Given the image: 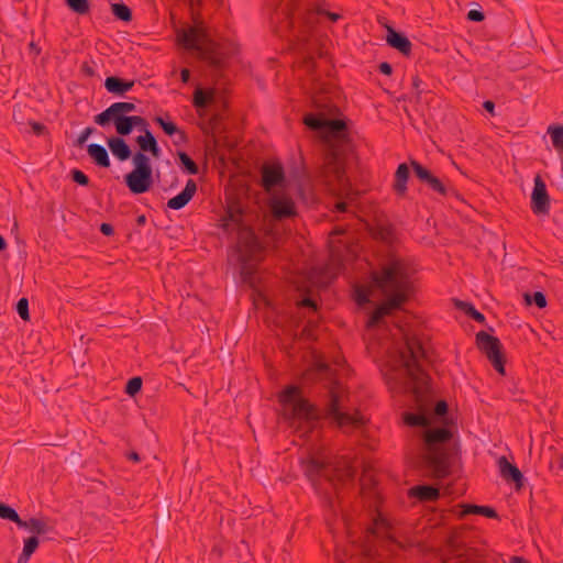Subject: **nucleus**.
I'll return each instance as SVG.
<instances>
[{
	"instance_id": "obj_46",
	"label": "nucleus",
	"mask_w": 563,
	"mask_h": 563,
	"mask_svg": "<svg viewBox=\"0 0 563 563\" xmlns=\"http://www.w3.org/2000/svg\"><path fill=\"white\" fill-rule=\"evenodd\" d=\"M71 180L80 186H88L90 183L89 177L80 169H73L70 172Z\"/></svg>"
},
{
	"instance_id": "obj_28",
	"label": "nucleus",
	"mask_w": 563,
	"mask_h": 563,
	"mask_svg": "<svg viewBox=\"0 0 563 563\" xmlns=\"http://www.w3.org/2000/svg\"><path fill=\"white\" fill-rule=\"evenodd\" d=\"M18 527L29 530L36 537L45 534L52 530L45 520L34 517L30 518L29 520L21 519V525H18Z\"/></svg>"
},
{
	"instance_id": "obj_14",
	"label": "nucleus",
	"mask_w": 563,
	"mask_h": 563,
	"mask_svg": "<svg viewBox=\"0 0 563 563\" xmlns=\"http://www.w3.org/2000/svg\"><path fill=\"white\" fill-rule=\"evenodd\" d=\"M261 185L265 191L271 192L276 187H284L286 183L285 169L282 163H265L261 169Z\"/></svg>"
},
{
	"instance_id": "obj_40",
	"label": "nucleus",
	"mask_w": 563,
	"mask_h": 563,
	"mask_svg": "<svg viewBox=\"0 0 563 563\" xmlns=\"http://www.w3.org/2000/svg\"><path fill=\"white\" fill-rule=\"evenodd\" d=\"M135 142L137 143V145L140 147V152L147 153L148 150L154 144H156L157 140L151 131H146V134L139 135L135 139Z\"/></svg>"
},
{
	"instance_id": "obj_11",
	"label": "nucleus",
	"mask_w": 563,
	"mask_h": 563,
	"mask_svg": "<svg viewBox=\"0 0 563 563\" xmlns=\"http://www.w3.org/2000/svg\"><path fill=\"white\" fill-rule=\"evenodd\" d=\"M410 166L417 179L433 192L441 197L457 196V191L454 188L448 187L439 177L434 176L430 169L424 167L418 161L410 159Z\"/></svg>"
},
{
	"instance_id": "obj_18",
	"label": "nucleus",
	"mask_w": 563,
	"mask_h": 563,
	"mask_svg": "<svg viewBox=\"0 0 563 563\" xmlns=\"http://www.w3.org/2000/svg\"><path fill=\"white\" fill-rule=\"evenodd\" d=\"M500 476L508 483L515 485L516 490H520L525 485V477L521 471L508 461L506 456H500L497 461Z\"/></svg>"
},
{
	"instance_id": "obj_6",
	"label": "nucleus",
	"mask_w": 563,
	"mask_h": 563,
	"mask_svg": "<svg viewBox=\"0 0 563 563\" xmlns=\"http://www.w3.org/2000/svg\"><path fill=\"white\" fill-rule=\"evenodd\" d=\"M399 330L404 341V346L400 349V360L411 385L412 394L417 401H421L431 389V378L419 363L420 360L427 358V351L416 334L405 328H399Z\"/></svg>"
},
{
	"instance_id": "obj_37",
	"label": "nucleus",
	"mask_w": 563,
	"mask_h": 563,
	"mask_svg": "<svg viewBox=\"0 0 563 563\" xmlns=\"http://www.w3.org/2000/svg\"><path fill=\"white\" fill-rule=\"evenodd\" d=\"M132 163L136 170L153 173L151 159L146 153L137 151L132 157Z\"/></svg>"
},
{
	"instance_id": "obj_16",
	"label": "nucleus",
	"mask_w": 563,
	"mask_h": 563,
	"mask_svg": "<svg viewBox=\"0 0 563 563\" xmlns=\"http://www.w3.org/2000/svg\"><path fill=\"white\" fill-rule=\"evenodd\" d=\"M124 183L133 195L147 192L153 185V173L133 169L124 175Z\"/></svg>"
},
{
	"instance_id": "obj_64",
	"label": "nucleus",
	"mask_w": 563,
	"mask_h": 563,
	"mask_svg": "<svg viewBox=\"0 0 563 563\" xmlns=\"http://www.w3.org/2000/svg\"><path fill=\"white\" fill-rule=\"evenodd\" d=\"M509 563H530V562L522 556L514 555L510 558Z\"/></svg>"
},
{
	"instance_id": "obj_53",
	"label": "nucleus",
	"mask_w": 563,
	"mask_h": 563,
	"mask_svg": "<svg viewBox=\"0 0 563 563\" xmlns=\"http://www.w3.org/2000/svg\"><path fill=\"white\" fill-rule=\"evenodd\" d=\"M299 307L310 308L312 310H317L318 306L316 300H313L311 297H305L298 302Z\"/></svg>"
},
{
	"instance_id": "obj_7",
	"label": "nucleus",
	"mask_w": 563,
	"mask_h": 563,
	"mask_svg": "<svg viewBox=\"0 0 563 563\" xmlns=\"http://www.w3.org/2000/svg\"><path fill=\"white\" fill-rule=\"evenodd\" d=\"M176 37V46L196 56L214 68H223L228 60L239 53V45L231 38L221 37Z\"/></svg>"
},
{
	"instance_id": "obj_19",
	"label": "nucleus",
	"mask_w": 563,
	"mask_h": 563,
	"mask_svg": "<svg viewBox=\"0 0 563 563\" xmlns=\"http://www.w3.org/2000/svg\"><path fill=\"white\" fill-rule=\"evenodd\" d=\"M369 232L373 239L387 245H391L396 241L395 227L386 220H377L376 223L369 228Z\"/></svg>"
},
{
	"instance_id": "obj_55",
	"label": "nucleus",
	"mask_w": 563,
	"mask_h": 563,
	"mask_svg": "<svg viewBox=\"0 0 563 563\" xmlns=\"http://www.w3.org/2000/svg\"><path fill=\"white\" fill-rule=\"evenodd\" d=\"M99 230L106 236H111L114 234L113 225L107 222L101 223Z\"/></svg>"
},
{
	"instance_id": "obj_30",
	"label": "nucleus",
	"mask_w": 563,
	"mask_h": 563,
	"mask_svg": "<svg viewBox=\"0 0 563 563\" xmlns=\"http://www.w3.org/2000/svg\"><path fill=\"white\" fill-rule=\"evenodd\" d=\"M40 540L36 536H31L24 540L22 553L18 559V563H27L32 554L38 548Z\"/></svg>"
},
{
	"instance_id": "obj_34",
	"label": "nucleus",
	"mask_w": 563,
	"mask_h": 563,
	"mask_svg": "<svg viewBox=\"0 0 563 563\" xmlns=\"http://www.w3.org/2000/svg\"><path fill=\"white\" fill-rule=\"evenodd\" d=\"M136 111V106L133 102L128 101H118L110 104L102 112H109L110 114H123L129 115V113Z\"/></svg>"
},
{
	"instance_id": "obj_60",
	"label": "nucleus",
	"mask_w": 563,
	"mask_h": 563,
	"mask_svg": "<svg viewBox=\"0 0 563 563\" xmlns=\"http://www.w3.org/2000/svg\"><path fill=\"white\" fill-rule=\"evenodd\" d=\"M126 459H128L129 461H132L133 463H139V462H141V456H140V454H139L137 452H135V451H131V452L126 453Z\"/></svg>"
},
{
	"instance_id": "obj_29",
	"label": "nucleus",
	"mask_w": 563,
	"mask_h": 563,
	"mask_svg": "<svg viewBox=\"0 0 563 563\" xmlns=\"http://www.w3.org/2000/svg\"><path fill=\"white\" fill-rule=\"evenodd\" d=\"M455 307L478 323H484L486 320L485 316L479 312L471 302L455 299Z\"/></svg>"
},
{
	"instance_id": "obj_42",
	"label": "nucleus",
	"mask_w": 563,
	"mask_h": 563,
	"mask_svg": "<svg viewBox=\"0 0 563 563\" xmlns=\"http://www.w3.org/2000/svg\"><path fill=\"white\" fill-rule=\"evenodd\" d=\"M142 385V378L140 376H134L126 382L124 391L130 397H135L141 391Z\"/></svg>"
},
{
	"instance_id": "obj_58",
	"label": "nucleus",
	"mask_w": 563,
	"mask_h": 563,
	"mask_svg": "<svg viewBox=\"0 0 563 563\" xmlns=\"http://www.w3.org/2000/svg\"><path fill=\"white\" fill-rule=\"evenodd\" d=\"M483 108L492 115H495V103L492 100H485L483 102Z\"/></svg>"
},
{
	"instance_id": "obj_26",
	"label": "nucleus",
	"mask_w": 563,
	"mask_h": 563,
	"mask_svg": "<svg viewBox=\"0 0 563 563\" xmlns=\"http://www.w3.org/2000/svg\"><path fill=\"white\" fill-rule=\"evenodd\" d=\"M87 152L92 162L102 168H108L111 165L109 153L107 148L97 143H91L87 146Z\"/></svg>"
},
{
	"instance_id": "obj_36",
	"label": "nucleus",
	"mask_w": 563,
	"mask_h": 563,
	"mask_svg": "<svg viewBox=\"0 0 563 563\" xmlns=\"http://www.w3.org/2000/svg\"><path fill=\"white\" fill-rule=\"evenodd\" d=\"M552 145L558 152H563V125L552 124L548 128Z\"/></svg>"
},
{
	"instance_id": "obj_57",
	"label": "nucleus",
	"mask_w": 563,
	"mask_h": 563,
	"mask_svg": "<svg viewBox=\"0 0 563 563\" xmlns=\"http://www.w3.org/2000/svg\"><path fill=\"white\" fill-rule=\"evenodd\" d=\"M421 79L419 78V76H415L412 78V87L413 89L416 90V95L417 97H420V95L422 93V90H420V85H421Z\"/></svg>"
},
{
	"instance_id": "obj_21",
	"label": "nucleus",
	"mask_w": 563,
	"mask_h": 563,
	"mask_svg": "<svg viewBox=\"0 0 563 563\" xmlns=\"http://www.w3.org/2000/svg\"><path fill=\"white\" fill-rule=\"evenodd\" d=\"M107 144L112 155L120 162L128 161L132 156V150L123 136H110L107 139Z\"/></svg>"
},
{
	"instance_id": "obj_61",
	"label": "nucleus",
	"mask_w": 563,
	"mask_h": 563,
	"mask_svg": "<svg viewBox=\"0 0 563 563\" xmlns=\"http://www.w3.org/2000/svg\"><path fill=\"white\" fill-rule=\"evenodd\" d=\"M180 79L184 84H187L190 79V70L188 68H183L180 70Z\"/></svg>"
},
{
	"instance_id": "obj_51",
	"label": "nucleus",
	"mask_w": 563,
	"mask_h": 563,
	"mask_svg": "<svg viewBox=\"0 0 563 563\" xmlns=\"http://www.w3.org/2000/svg\"><path fill=\"white\" fill-rule=\"evenodd\" d=\"M361 481L363 488L369 487L371 489H374L377 484L375 478L372 475H368L366 472H364Z\"/></svg>"
},
{
	"instance_id": "obj_38",
	"label": "nucleus",
	"mask_w": 563,
	"mask_h": 563,
	"mask_svg": "<svg viewBox=\"0 0 563 563\" xmlns=\"http://www.w3.org/2000/svg\"><path fill=\"white\" fill-rule=\"evenodd\" d=\"M448 412H449V405L445 400H439L435 402L434 407H433V410H432V415L431 418L432 420L435 419L438 421H441L443 423V426H449V420L446 418L448 416Z\"/></svg>"
},
{
	"instance_id": "obj_9",
	"label": "nucleus",
	"mask_w": 563,
	"mask_h": 563,
	"mask_svg": "<svg viewBox=\"0 0 563 563\" xmlns=\"http://www.w3.org/2000/svg\"><path fill=\"white\" fill-rule=\"evenodd\" d=\"M476 345L486 355L495 371L500 375H505L506 358L500 340L485 331H479L476 333Z\"/></svg>"
},
{
	"instance_id": "obj_10",
	"label": "nucleus",
	"mask_w": 563,
	"mask_h": 563,
	"mask_svg": "<svg viewBox=\"0 0 563 563\" xmlns=\"http://www.w3.org/2000/svg\"><path fill=\"white\" fill-rule=\"evenodd\" d=\"M301 465L303 474L313 486H317L321 478L327 479L333 488H336L338 482H342V478H339L336 470L332 468L330 464L323 460L311 456L301 461Z\"/></svg>"
},
{
	"instance_id": "obj_59",
	"label": "nucleus",
	"mask_w": 563,
	"mask_h": 563,
	"mask_svg": "<svg viewBox=\"0 0 563 563\" xmlns=\"http://www.w3.org/2000/svg\"><path fill=\"white\" fill-rule=\"evenodd\" d=\"M153 157L155 158H158L161 156V147L158 146V143L156 142V144H154L150 150L148 152Z\"/></svg>"
},
{
	"instance_id": "obj_33",
	"label": "nucleus",
	"mask_w": 563,
	"mask_h": 563,
	"mask_svg": "<svg viewBox=\"0 0 563 563\" xmlns=\"http://www.w3.org/2000/svg\"><path fill=\"white\" fill-rule=\"evenodd\" d=\"M180 168L189 175H197L199 173L196 162L184 151L177 152Z\"/></svg>"
},
{
	"instance_id": "obj_27",
	"label": "nucleus",
	"mask_w": 563,
	"mask_h": 563,
	"mask_svg": "<svg viewBox=\"0 0 563 563\" xmlns=\"http://www.w3.org/2000/svg\"><path fill=\"white\" fill-rule=\"evenodd\" d=\"M461 517H465L467 515H481L486 518L496 519L498 518V514L495 508L490 506H479L474 504H464L462 505Z\"/></svg>"
},
{
	"instance_id": "obj_2",
	"label": "nucleus",
	"mask_w": 563,
	"mask_h": 563,
	"mask_svg": "<svg viewBox=\"0 0 563 563\" xmlns=\"http://www.w3.org/2000/svg\"><path fill=\"white\" fill-rule=\"evenodd\" d=\"M410 262L393 252L380 262L379 267L371 272L372 286L382 291L386 299L369 314L366 328L377 327L384 317L400 309L413 294Z\"/></svg>"
},
{
	"instance_id": "obj_17",
	"label": "nucleus",
	"mask_w": 563,
	"mask_h": 563,
	"mask_svg": "<svg viewBox=\"0 0 563 563\" xmlns=\"http://www.w3.org/2000/svg\"><path fill=\"white\" fill-rule=\"evenodd\" d=\"M272 216L275 220L282 221L297 214L296 205L290 197L276 196L269 201Z\"/></svg>"
},
{
	"instance_id": "obj_32",
	"label": "nucleus",
	"mask_w": 563,
	"mask_h": 563,
	"mask_svg": "<svg viewBox=\"0 0 563 563\" xmlns=\"http://www.w3.org/2000/svg\"><path fill=\"white\" fill-rule=\"evenodd\" d=\"M213 100V91L198 88L194 92L192 104L197 109H205Z\"/></svg>"
},
{
	"instance_id": "obj_62",
	"label": "nucleus",
	"mask_w": 563,
	"mask_h": 563,
	"mask_svg": "<svg viewBox=\"0 0 563 563\" xmlns=\"http://www.w3.org/2000/svg\"><path fill=\"white\" fill-rule=\"evenodd\" d=\"M29 48H30V52L34 55V56H37L40 53H41V48L37 46V43L34 42V41H31L30 44H29Z\"/></svg>"
},
{
	"instance_id": "obj_13",
	"label": "nucleus",
	"mask_w": 563,
	"mask_h": 563,
	"mask_svg": "<svg viewBox=\"0 0 563 563\" xmlns=\"http://www.w3.org/2000/svg\"><path fill=\"white\" fill-rule=\"evenodd\" d=\"M290 47L303 56L308 67H313L316 56L319 58H325L328 56V51L324 45L321 43H311L310 37H294Z\"/></svg>"
},
{
	"instance_id": "obj_54",
	"label": "nucleus",
	"mask_w": 563,
	"mask_h": 563,
	"mask_svg": "<svg viewBox=\"0 0 563 563\" xmlns=\"http://www.w3.org/2000/svg\"><path fill=\"white\" fill-rule=\"evenodd\" d=\"M31 126H32V131L34 132L35 135H43L45 132H46V126L41 123V122H32L31 123Z\"/></svg>"
},
{
	"instance_id": "obj_50",
	"label": "nucleus",
	"mask_w": 563,
	"mask_h": 563,
	"mask_svg": "<svg viewBox=\"0 0 563 563\" xmlns=\"http://www.w3.org/2000/svg\"><path fill=\"white\" fill-rule=\"evenodd\" d=\"M467 19L474 22H481L484 20V13L481 9H471L467 12Z\"/></svg>"
},
{
	"instance_id": "obj_25",
	"label": "nucleus",
	"mask_w": 563,
	"mask_h": 563,
	"mask_svg": "<svg viewBox=\"0 0 563 563\" xmlns=\"http://www.w3.org/2000/svg\"><path fill=\"white\" fill-rule=\"evenodd\" d=\"M408 495L420 501H435L440 498V490L431 485H416L409 489Z\"/></svg>"
},
{
	"instance_id": "obj_56",
	"label": "nucleus",
	"mask_w": 563,
	"mask_h": 563,
	"mask_svg": "<svg viewBox=\"0 0 563 563\" xmlns=\"http://www.w3.org/2000/svg\"><path fill=\"white\" fill-rule=\"evenodd\" d=\"M378 70H379L382 74H384V75H386V76H389V75H391V73H393V67H391V65H390L389 63H387V62H383V63H380V64L378 65Z\"/></svg>"
},
{
	"instance_id": "obj_3",
	"label": "nucleus",
	"mask_w": 563,
	"mask_h": 563,
	"mask_svg": "<svg viewBox=\"0 0 563 563\" xmlns=\"http://www.w3.org/2000/svg\"><path fill=\"white\" fill-rule=\"evenodd\" d=\"M303 124L320 134L325 145L322 174L328 181L343 184L346 179L345 161L350 146L346 122L328 119L322 113H307Z\"/></svg>"
},
{
	"instance_id": "obj_4",
	"label": "nucleus",
	"mask_w": 563,
	"mask_h": 563,
	"mask_svg": "<svg viewBox=\"0 0 563 563\" xmlns=\"http://www.w3.org/2000/svg\"><path fill=\"white\" fill-rule=\"evenodd\" d=\"M244 209L241 202L235 199L228 202L218 227L225 234L236 233L238 241L235 251L240 263V274L244 283L254 282L257 264L262 260L264 246L255 231L244 222Z\"/></svg>"
},
{
	"instance_id": "obj_39",
	"label": "nucleus",
	"mask_w": 563,
	"mask_h": 563,
	"mask_svg": "<svg viewBox=\"0 0 563 563\" xmlns=\"http://www.w3.org/2000/svg\"><path fill=\"white\" fill-rule=\"evenodd\" d=\"M0 518L21 525V517L14 508L0 501Z\"/></svg>"
},
{
	"instance_id": "obj_49",
	"label": "nucleus",
	"mask_w": 563,
	"mask_h": 563,
	"mask_svg": "<svg viewBox=\"0 0 563 563\" xmlns=\"http://www.w3.org/2000/svg\"><path fill=\"white\" fill-rule=\"evenodd\" d=\"M135 129H137L143 134H146V131H150V123L145 118H143L141 115H136L135 117Z\"/></svg>"
},
{
	"instance_id": "obj_31",
	"label": "nucleus",
	"mask_w": 563,
	"mask_h": 563,
	"mask_svg": "<svg viewBox=\"0 0 563 563\" xmlns=\"http://www.w3.org/2000/svg\"><path fill=\"white\" fill-rule=\"evenodd\" d=\"M386 42L389 47L397 49L404 56L409 57L411 55L409 37H386Z\"/></svg>"
},
{
	"instance_id": "obj_35",
	"label": "nucleus",
	"mask_w": 563,
	"mask_h": 563,
	"mask_svg": "<svg viewBox=\"0 0 563 563\" xmlns=\"http://www.w3.org/2000/svg\"><path fill=\"white\" fill-rule=\"evenodd\" d=\"M169 118V114L166 113L165 117L156 115L153 121L159 125L166 135L173 137L180 129Z\"/></svg>"
},
{
	"instance_id": "obj_1",
	"label": "nucleus",
	"mask_w": 563,
	"mask_h": 563,
	"mask_svg": "<svg viewBox=\"0 0 563 563\" xmlns=\"http://www.w3.org/2000/svg\"><path fill=\"white\" fill-rule=\"evenodd\" d=\"M350 393L338 379L333 378L328 385V393L322 408L302 397L301 388L289 385L278 395V401L284 407H291L290 418L299 422V429L303 434L312 430L322 420L327 421L344 433H351L361 429L366 420L358 409L351 411L347 408Z\"/></svg>"
},
{
	"instance_id": "obj_43",
	"label": "nucleus",
	"mask_w": 563,
	"mask_h": 563,
	"mask_svg": "<svg viewBox=\"0 0 563 563\" xmlns=\"http://www.w3.org/2000/svg\"><path fill=\"white\" fill-rule=\"evenodd\" d=\"M112 13L122 21H129L131 19V10L124 3H112Z\"/></svg>"
},
{
	"instance_id": "obj_47",
	"label": "nucleus",
	"mask_w": 563,
	"mask_h": 563,
	"mask_svg": "<svg viewBox=\"0 0 563 563\" xmlns=\"http://www.w3.org/2000/svg\"><path fill=\"white\" fill-rule=\"evenodd\" d=\"M95 132V129L91 126H87L84 129L80 134L78 135L77 140L74 141L73 145L75 147H82L84 144L87 142L88 137Z\"/></svg>"
},
{
	"instance_id": "obj_8",
	"label": "nucleus",
	"mask_w": 563,
	"mask_h": 563,
	"mask_svg": "<svg viewBox=\"0 0 563 563\" xmlns=\"http://www.w3.org/2000/svg\"><path fill=\"white\" fill-rule=\"evenodd\" d=\"M365 540L368 543V555H372V543L379 542L390 552L405 550L407 545L398 539L397 528L386 515L376 511L371 526L365 530Z\"/></svg>"
},
{
	"instance_id": "obj_63",
	"label": "nucleus",
	"mask_w": 563,
	"mask_h": 563,
	"mask_svg": "<svg viewBox=\"0 0 563 563\" xmlns=\"http://www.w3.org/2000/svg\"><path fill=\"white\" fill-rule=\"evenodd\" d=\"M335 211L336 212H346L347 211V208H349V205L344 201H340V202H336L335 206Z\"/></svg>"
},
{
	"instance_id": "obj_20",
	"label": "nucleus",
	"mask_w": 563,
	"mask_h": 563,
	"mask_svg": "<svg viewBox=\"0 0 563 563\" xmlns=\"http://www.w3.org/2000/svg\"><path fill=\"white\" fill-rule=\"evenodd\" d=\"M197 192V184L194 179H188L185 188L175 197L167 201V207L172 210L185 208Z\"/></svg>"
},
{
	"instance_id": "obj_15",
	"label": "nucleus",
	"mask_w": 563,
	"mask_h": 563,
	"mask_svg": "<svg viewBox=\"0 0 563 563\" xmlns=\"http://www.w3.org/2000/svg\"><path fill=\"white\" fill-rule=\"evenodd\" d=\"M531 210L536 216H548L550 212V196L547 185L540 175L534 177V187L531 194Z\"/></svg>"
},
{
	"instance_id": "obj_41",
	"label": "nucleus",
	"mask_w": 563,
	"mask_h": 563,
	"mask_svg": "<svg viewBox=\"0 0 563 563\" xmlns=\"http://www.w3.org/2000/svg\"><path fill=\"white\" fill-rule=\"evenodd\" d=\"M523 297L528 306L536 305L540 309L547 306V297L542 291L526 292Z\"/></svg>"
},
{
	"instance_id": "obj_22",
	"label": "nucleus",
	"mask_w": 563,
	"mask_h": 563,
	"mask_svg": "<svg viewBox=\"0 0 563 563\" xmlns=\"http://www.w3.org/2000/svg\"><path fill=\"white\" fill-rule=\"evenodd\" d=\"M410 177V168L406 163L398 165L395 172L393 189L399 197H405L408 191L407 183Z\"/></svg>"
},
{
	"instance_id": "obj_23",
	"label": "nucleus",
	"mask_w": 563,
	"mask_h": 563,
	"mask_svg": "<svg viewBox=\"0 0 563 563\" xmlns=\"http://www.w3.org/2000/svg\"><path fill=\"white\" fill-rule=\"evenodd\" d=\"M200 0H189L191 8V24L189 30H183L177 35H207L208 27L203 19L195 12L194 7L199 3Z\"/></svg>"
},
{
	"instance_id": "obj_12",
	"label": "nucleus",
	"mask_w": 563,
	"mask_h": 563,
	"mask_svg": "<svg viewBox=\"0 0 563 563\" xmlns=\"http://www.w3.org/2000/svg\"><path fill=\"white\" fill-rule=\"evenodd\" d=\"M136 115L110 114L109 112H100L93 117V122L101 128H107L113 124L117 135L128 136L135 129Z\"/></svg>"
},
{
	"instance_id": "obj_24",
	"label": "nucleus",
	"mask_w": 563,
	"mask_h": 563,
	"mask_svg": "<svg viewBox=\"0 0 563 563\" xmlns=\"http://www.w3.org/2000/svg\"><path fill=\"white\" fill-rule=\"evenodd\" d=\"M134 86L133 80H125L118 76H109L104 80V88L108 92L115 96H124Z\"/></svg>"
},
{
	"instance_id": "obj_52",
	"label": "nucleus",
	"mask_w": 563,
	"mask_h": 563,
	"mask_svg": "<svg viewBox=\"0 0 563 563\" xmlns=\"http://www.w3.org/2000/svg\"><path fill=\"white\" fill-rule=\"evenodd\" d=\"M174 136H176L173 140L174 145L179 146L188 142V136L185 131L179 130Z\"/></svg>"
},
{
	"instance_id": "obj_44",
	"label": "nucleus",
	"mask_w": 563,
	"mask_h": 563,
	"mask_svg": "<svg viewBox=\"0 0 563 563\" xmlns=\"http://www.w3.org/2000/svg\"><path fill=\"white\" fill-rule=\"evenodd\" d=\"M71 11L78 14H86L89 11L88 0H65Z\"/></svg>"
},
{
	"instance_id": "obj_48",
	"label": "nucleus",
	"mask_w": 563,
	"mask_h": 563,
	"mask_svg": "<svg viewBox=\"0 0 563 563\" xmlns=\"http://www.w3.org/2000/svg\"><path fill=\"white\" fill-rule=\"evenodd\" d=\"M355 301L360 306L368 303L369 302V292H368V290L363 288V287H358L355 290Z\"/></svg>"
},
{
	"instance_id": "obj_5",
	"label": "nucleus",
	"mask_w": 563,
	"mask_h": 563,
	"mask_svg": "<svg viewBox=\"0 0 563 563\" xmlns=\"http://www.w3.org/2000/svg\"><path fill=\"white\" fill-rule=\"evenodd\" d=\"M404 421L412 428H423L420 434L422 459L435 479L446 478L451 474L450 452L446 448L453 438L446 426L432 428V418L427 410L405 412Z\"/></svg>"
},
{
	"instance_id": "obj_45",
	"label": "nucleus",
	"mask_w": 563,
	"mask_h": 563,
	"mask_svg": "<svg viewBox=\"0 0 563 563\" xmlns=\"http://www.w3.org/2000/svg\"><path fill=\"white\" fill-rule=\"evenodd\" d=\"M15 310L22 320H30L29 300L26 298L23 297L18 300Z\"/></svg>"
}]
</instances>
